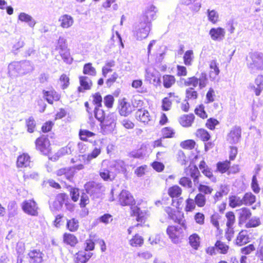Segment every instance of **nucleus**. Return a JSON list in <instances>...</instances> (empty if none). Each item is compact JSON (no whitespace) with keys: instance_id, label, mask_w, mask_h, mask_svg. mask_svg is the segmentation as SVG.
I'll return each mask as SVG.
<instances>
[{"instance_id":"1","label":"nucleus","mask_w":263,"mask_h":263,"mask_svg":"<svg viewBox=\"0 0 263 263\" xmlns=\"http://www.w3.org/2000/svg\"><path fill=\"white\" fill-rule=\"evenodd\" d=\"M246 64L251 71L263 70V53L258 51L250 52L246 58Z\"/></svg>"},{"instance_id":"2","label":"nucleus","mask_w":263,"mask_h":263,"mask_svg":"<svg viewBox=\"0 0 263 263\" xmlns=\"http://www.w3.org/2000/svg\"><path fill=\"white\" fill-rule=\"evenodd\" d=\"M55 50L59 53L64 62L70 64L73 62V58L70 55V49L68 47V44L66 39L63 36H60L57 41Z\"/></svg>"},{"instance_id":"3","label":"nucleus","mask_w":263,"mask_h":263,"mask_svg":"<svg viewBox=\"0 0 263 263\" xmlns=\"http://www.w3.org/2000/svg\"><path fill=\"white\" fill-rule=\"evenodd\" d=\"M31 70V65L28 61L11 62L8 66V72L12 76L24 75Z\"/></svg>"},{"instance_id":"4","label":"nucleus","mask_w":263,"mask_h":263,"mask_svg":"<svg viewBox=\"0 0 263 263\" xmlns=\"http://www.w3.org/2000/svg\"><path fill=\"white\" fill-rule=\"evenodd\" d=\"M184 85L189 87L193 86V88L198 86L200 89L205 87L208 84V78L205 72H202L199 78L195 76L187 78L184 81Z\"/></svg>"},{"instance_id":"5","label":"nucleus","mask_w":263,"mask_h":263,"mask_svg":"<svg viewBox=\"0 0 263 263\" xmlns=\"http://www.w3.org/2000/svg\"><path fill=\"white\" fill-rule=\"evenodd\" d=\"M136 106L132 101L125 98L118 100L117 109L119 115L123 117H127L135 110Z\"/></svg>"},{"instance_id":"6","label":"nucleus","mask_w":263,"mask_h":263,"mask_svg":"<svg viewBox=\"0 0 263 263\" xmlns=\"http://www.w3.org/2000/svg\"><path fill=\"white\" fill-rule=\"evenodd\" d=\"M119 204L122 206H129L130 211L132 208L136 207V201L134 196L128 191L122 190L118 196Z\"/></svg>"},{"instance_id":"7","label":"nucleus","mask_w":263,"mask_h":263,"mask_svg":"<svg viewBox=\"0 0 263 263\" xmlns=\"http://www.w3.org/2000/svg\"><path fill=\"white\" fill-rule=\"evenodd\" d=\"M21 208L28 215L34 217L39 215L40 208L37 202L33 198L23 201L21 204Z\"/></svg>"},{"instance_id":"8","label":"nucleus","mask_w":263,"mask_h":263,"mask_svg":"<svg viewBox=\"0 0 263 263\" xmlns=\"http://www.w3.org/2000/svg\"><path fill=\"white\" fill-rule=\"evenodd\" d=\"M151 23L139 18L135 31V34L138 40H141L146 38L151 29Z\"/></svg>"},{"instance_id":"9","label":"nucleus","mask_w":263,"mask_h":263,"mask_svg":"<svg viewBox=\"0 0 263 263\" xmlns=\"http://www.w3.org/2000/svg\"><path fill=\"white\" fill-rule=\"evenodd\" d=\"M34 143L36 149L42 154L48 155L51 153V144L47 136L41 135Z\"/></svg>"},{"instance_id":"10","label":"nucleus","mask_w":263,"mask_h":263,"mask_svg":"<svg viewBox=\"0 0 263 263\" xmlns=\"http://www.w3.org/2000/svg\"><path fill=\"white\" fill-rule=\"evenodd\" d=\"M166 212L170 219H172L174 222L180 224L184 229H186V220L184 219V214L182 212L168 208Z\"/></svg>"},{"instance_id":"11","label":"nucleus","mask_w":263,"mask_h":263,"mask_svg":"<svg viewBox=\"0 0 263 263\" xmlns=\"http://www.w3.org/2000/svg\"><path fill=\"white\" fill-rule=\"evenodd\" d=\"M42 94L44 99L50 105H53L54 102L61 100V93L52 87L48 90H43Z\"/></svg>"},{"instance_id":"12","label":"nucleus","mask_w":263,"mask_h":263,"mask_svg":"<svg viewBox=\"0 0 263 263\" xmlns=\"http://www.w3.org/2000/svg\"><path fill=\"white\" fill-rule=\"evenodd\" d=\"M131 216H135L136 220L138 223L135 225V227H143L145 226V223L146 222L147 216L148 215V212L146 211H142L140 208L138 206L136 207L132 208V211H130Z\"/></svg>"},{"instance_id":"13","label":"nucleus","mask_w":263,"mask_h":263,"mask_svg":"<svg viewBox=\"0 0 263 263\" xmlns=\"http://www.w3.org/2000/svg\"><path fill=\"white\" fill-rule=\"evenodd\" d=\"M44 253L37 249L30 250L26 255V259L28 263H44Z\"/></svg>"},{"instance_id":"14","label":"nucleus","mask_w":263,"mask_h":263,"mask_svg":"<svg viewBox=\"0 0 263 263\" xmlns=\"http://www.w3.org/2000/svg\"><path fill=\"white\" fill-rule=\"evenodd\" d=\"M86 193L90 195H98L104 191V186L101 183H97L94 181H89L84 184Z\"/></svg>"},{"instance_id":"15","label":"nucleus","mask_w":263,"mask_h":263,"mask_svg":"<svg viewBox=\"0 0 263 263\" xmlns=\"http://www.w3.org/2000/svg\"><path fill=\"white\" fill-rule=\"evenodd\" d=\"M166 231L169 238L175 243L179 242L183 235V230L181 226H168Z\"/></svg>"},{"instance_id":"16","label":"nucleus","mask_w":263,"mask_h":263,"mask_svg":"<svg viewBox=\"0 0 263 263\" xmlns=\"http://www.w3.org/2000/svg\"><path fill=\"white\" fill-rule=\"evenodd\" d=\"M135 118L138 121L144 125H147L152 121V116L148 110L144 108L137 109L135 113Z\"/></svg>"},{"instance_id":"17","label":"nucleus","mask_w":263,"mask_h":263,"mask_svg":"<svg viewBox=\"0 0 263 263\" xmlns=\"http://www.w3.org/2000/svg\"><path fill=\"white\" fill-rule=\"evenodd\" d=\"M101 127L104 130H112L116 125V117L114 114H108L104 119L100 122Z\"/></svg>"},{"instance_id":"18","label":"nucleus","mask_w":263,"mask_h":263,"mask_svg":"<svg viewBox=\"0 0 263 263\" xmlns=\"http://www.w3.org/2000/svg\"><path fill=\"white\" fill-rule=\"evenodd\" d=\"M157 12V8L154 5H150L145 8L139 18L152 23V21L155 19Z\"/></svg>"},{"instance_id":"19","label":"nucleus","mask_w":263,"mask_h":263,"mask_svg":"<svg viewBox=\"0 0 263 263\" xmlns=\"http://www.w3.org/2000/svg\"><path fill=\"white\" fill-rule=\"evenodd\" d=\"M178 96L175 92H170L167 96L162 100L161 109L163 111L170 110L172 106V102L175 99H178Z\"/></svg>"},{"instance_id":"20","label":"nucleus","mask_w":263,"mask_h":263,"mask_svg":"<svg viewBox=\"0 0 263 263\" xmlns=\"http://www.w3.org/2000/svg\"><path fill=\"white\" fill-rule=\"evenodd\" d=\"M241 136V128L238 126H234L227 135V140L230 143H236L240 139Z\"/></svg>"},{"instance_id":"21","label":"nucleus","mask_w":263,"mask_h":263,"mask_svg":"<svg viewBox=\"0 0 263 263\" xmlns=\"http://www.w3.org/2000/svg\"><path fill=\"white\" fill-rule=\"evenodd\" d=\"M251 240L248 232L246 229L241 230L237 235L235 239V244L237 246L241 247L248 243Z\"/></svg>"},{"instance_id":"22","label":"nucleus","mask_w":263,"mask_h":263,"mask_svg":"<svg viewBox=\"0 0 263 263\" xmlns=\"http://www.w3.org/2000/svg\"><path fill=\"white\" fill-rule=\"evenodd\" d=\"M69 200L68 196L65 193H61L57 194L55 201L50 205V208L54 210H58L65 203L67 205V202Z\"/></svg>"},{"instance_id":"23","label":"nucleus","mask_w":263,"mask_h":263,"mask_svg":"<svg viewBox=\"0 0 263 263\" xmlns=\"http://www.w3.org/2000/svg\"><path fill=\"white\" fill-rule=\"evenodd\" d=\"M57 176H64L67 180L72 181L74 178V168L71 166L59 168L55 172Z\"/></svg>"},{"instance_id":"24","label":"nucleus","mask_w":263,"mask_h":263,"mask_svg":"<svg viewBox=\"0 0 263 263\" xmlns=\"http://www.w3.org/2000/svg\"><path fill=\"white\" fill-rule=\"evenodd\" d=\"M80 85L78 90L80 92H84L85 90H90L92 86V82L90 79L86 76H80L79 77Z\"/></svg>"},{"instance_id":"25","label":"nucleus","mask_w":263,"mask_h":263,"mask_svg":"<svg viewBox=\"0 0 263 263\" xmlns=\"http://www.w3.org/2000/svg\"><path fill=\"white\" fill-rule=\"evenodd\" d=\"M238 220L239 226H241L249 219L252 213L251 211L248 208L242 207L238 210Z\"/></svg>"},{"instance_id":"26","label":"nucleus","mask_w":263,"mask_h":263,"mask_svg":"<svg viewBox=\"0 0 263 263\" xmlns=\"http://www.w3.org/2000/svg\"><path fill=\"white\" fill-rule=\"evenodd\" d=\"M209 34L212 40L220 41L225 37V29L220 27L212 28L210 30Z\"/></svg>"},{"instance_id":"27","label":"nucleus","mask_w":263,"mask_h":263,"mask_svg":"<svg viewBox=\"0 0 263 263\" xmlns=\"http://www.w3.org/2000/svg\"><path fill=\"white\" fill-rule=\"evenodd\" d=\"M230 192V189L228 185L221 184L219 189L216 191L213 196V199L214 203L221 200L224 196H227Z\"/></svg>"},{"instance_id":"28","label":"nucleus","mask_w":263,"mask_h":263,"mask_svg":"<svg viewBox=\"0 0 263 263\" xmlns=\"http://www.w3.org/2000/svg\"><path fill=\"white\" fill-rule=\"evenodd\" d=\"M31 163L30 157L27 153H22L18 156L16 165L18 168H27Z\"/></svg>"},{"instance_id":"29","label":"nucleus","mask_w":263,"mask_h":263,"mask_svg":"<svg viewBox=\"0 0 263 263\" xmlns=\"http://www.w3.org/2000/svg\"><path fill=\"white\" fill-rule=\"evenodd\" d=\"M92 255V253L87 252L83 250L79 251L74 256V263H86Z\"/></svg>"},{"instance_id":"30","label":"nucleus","mask_w":263,"mask_h":263,"mask_svg":"<svg viewBox=\"0 0 263 263\" xmlns=\"http://www.w3.org/2000/svg\"><path fill=\"white\" fill-rule=\"evenodd\" d=\"M60 26L63 29H67L71 27L74 23L73 17L68 14H65L62 15L58 20Z\"/></svg>"},{"instance_id":"31","label":"nucleus","mask_w":263,"mask_h":263,"mask_svg":"<svg viewBox=\"0 0 263 263\" xmlns=\"http://www.w3.org/2000/svg\"><path fill=\"white\" fill-rule=\"evenodd\" d=\"M63 242L66 245L74 247L79 243V240L74 234L65 232L63 235Z\"/></svg>"},{"instance_id":"32","label":"nucleus","mask_w":263,"mask_h":263,"mask_svg":"<svg viewBox=\"0 0 263 263\" xmlns=\"http://www.w3.org/2000/svg\"><path fill=\"white\" fill-rule=\"evenodd\" d=\"M185 172L186 175H190L193 179L194 182H199V177L200 176V172L196 166L194 164H190L185 169Z\"/></svg>"},{"instance_id":"33","label":"nucleus","mask_w":263,"mask_h":263,"mask_svg":"<svg viewBox=\"0 0 263 263\" xmlns=\"http://www.w3.org/2000/svg\"><path fill=\"white\" fill-rule=\"evenodd\" d=\"M195 116L193 114L183 115L178 120L180 124L184 127H190L195 120Z\"/></svg>"},{"instance_id":"34","label":"nucleus","mask_w":263,"mask_h":263,"mask_svg":"<svg viewBox=\"0 0 263 263\" xmlns=\"http://www.w3.org/2000/svg\"><path fill=\"white\" fill-rule=\"evenodd\" d=\"M209 67L210 70L209 76L211 80H214L218 77L220 73V70L218 67V63L216 60H212L210 62Z\"/></svg>"},{"instance_id":"35","label":"nucleus","mask_w":263,"mask_h":263,"mask_svg":"<svg viewBox=\"0 0 263 263\" xmlns=\"http://www.w3.org/2000/svg\"><path fill=\"white\" fill-rule=\"evenodd\" d=\"M162 85L166 88L168 89L172 87L176 82V79L174 75L165 74L162 76Z\"/></svg>"},{"instance_id":"36","label":"nucleus","mask_w":263,"mask_h":263,"mask_svg":"<svg viewBox=\"0 0 263 263\" xmlns=\"http://www.w3.org/2000/svg\"><path fill=\"white\" fill-rule=\"evenodd\" d=\"M215 247L219 254L223 255L228 254L230 248L229 244L220 239L216 241L215 242Z\"/></svg>"},{"instance_id":"37","label":"nucleus","mask_w":263,"mask_h":263,"mask_svg":"<svg viewBox=\"0 0 263 263\" xmlns=\"http://www.w3.org/2000/svg\"><path fill=\"white\" fill-rule=\"evenodd\" d=\"M195 135L196 138L203 142H208L211 138V134L206 129L203 128L197 129L195 133Z\"/></svg>"},{"instance_id":"38","label":"nucleus","mask_w":263,"mask_h":263,"mask_svg":"<svg viewBox=\"0 0 263 263\" xmlns=\"http://www.w3.org/2000/svg\"><path fill=\"white\" fill-rule=\"evenodd\" d=\"M189 243L193 249L197 250L201 243V239L199 235L195 233L191 234L189 237Z\"/></svg>"},{"instance_id":"39","label":"nucleus","mask_w":263,"mask_h":263,"mask_svg":"<svg viewBox=\"0 0 263 263\" xmlns=\"http://www.w3.org/2000/svg\"><path fill=\"white\" fill-rule=\"evenodd\" d=\"M168 196L172 199L179 198L182 194V189L178 185H173L167 190Z\"/></svg>"},{"instance_id":"40","label":"nucleus","mask_w":263,"mask_h":263,"mask_svg":"<svg viewBox=\"0 0 263 263\" xmlns=\"http://www.w3.org/2000/svg\"><path fill=\"white\" fill-rule=\"evenodd\" d=\"M256 200V196L251 192H249L246 193L242 198V205L246 206H250L255 203Z\"/></svg>"},{"instance_id":"41","label":"nucleus","mask_w":263,"mask_h":263,"mask_svg":"<svg viewBox=\"0 0 263 263\" xmlns=\"http://www.w3.org/2000/svg\"><path fill=\"white\" fill-rule=\"evenodd\" d=\"M229 205L230 208L234 209L237 207L241 206L242 205V198L235 195L229 196Z\"/></svg>"},{"instance_id":"42","label":"nucleus","mask_w":263,"mask_h":263,"mask_svg":"<svg viewBox=\"0 0 263 263\" xmlns=\"http://www.w3.org/2000/svg\"><path fill=\"white\" fill-rule=\"evenodd\" d=\"M180 146L182 149L189 151H192L198 146L196 141L193 139L182 141L180 142Z\"/></svg>"},{"instance_id":"43","label":"nucleus","mask_w":263,"mask_h":263,"mask_svg":"<svg viewBox=\"0 0 263 263\" xmlns=\"http://www.w3.org/2000/svg\"><path fill=\"white\" fill-rule=\"evenodd\" d=\"M115 66V62L114 60L107 61L102 68V74L104 77H107L109 73L112 72L114 67Z\"/></svg>"},{"instance_id":"44","label":"nucleus","mask_w":263,"mask_h":263,"mask_svg":"<svg viewBox=\"0 0 263 263\" xmlns=\"http://www.w3.org/2000/svg\"><path fill=\"white\" fill-rule=\"evenodd\" d=\"M230 165L231 161L229 160L219 161L216 164L217 171L220 172L221 174H224L229 170Z\"/></svg>"},{"instance_id":"45","label":"nucleus","mask_w":263,"mask_h":263,"mask_svg":"<svg viewBox=\"0 0 263 263\" xmlns=\"http://www.w3.org/2000/svg\"><path fill=\"white\" fill-rule=\"evenodd\" d=\"M195 115L202 120L208 118V115L205 110L204 105L203 104H200L196 106L194 109Z\"/></svg>"},{"instance_id":"46","label":"nucleus","mask_w":263,"mask_h":263,"mask_svg":"<svg viewBox=\"0 0 263 263\" xmlns=\"http://www.w3.org/2000/svg\"><path fill=\"white\" fill-rule=\"evenodd\" d=\"M144 238L138 234L134 235L129 240V245L133 247H141L144 243Z\"/></svg>"},{"instance_id":"47","label":"nucleus","mask_w":263,"mask_h":263,"mask_svg":"<svg viewBox=\"0 0 263 263\" xmlns=\"http://www.w3.org/2000/svg\"><path fill=\"white\" fill-rule=\"evenodd\" d=\"M185 99L187 100H195L198 99V91L193 87H189L185 91Z\"/></svg>"},{"instance_id":"48","label":"nucleus","mask_w":263,"mask_h":263,"mask_svg":"<svg viewBox=\"0 0 263 263\" xmlns=\"http://www.w3.org/2000/svg\"><path fill=\"white\" fill-rule=\"evenodd\" d=\"M255 81L257 87H255L253 86L252 87V88L253 89L255 95L258 96L260 94V92L263 89V75H258Z\"/></svg>"},{"instance_id":"49","label":"nucleus","mask_w":263,"mask_h":263,"mask_svg":"<svg viewBox=\"0 0 263 263\" xmlns=\"http://www.w3.org/2000/svg\"><path fill=\"white\" fill-rule=\"evenodd\" d=\"M28 167V168L23 171V178L24 181H26L29 179H33L38 176L37 173L33 168L30 166Z\"/></svg>"},{"instance_id":"50","label":"nucleus","mask_w":263,"mask_h":263,"mask_svg":"<svg viewBox=\"0 0 263 263\" xmlns=\"http://www.w3.org/2000/svg\"><path fill=\"white\" fill-rule=\"evenodd\" d=\"M83 73L85 75L95 76L97 74L96 68L92 66L91 63H86L83 68Z\"/></svg>"},{"instance_id":"51","label":"nucleus","mask_w":263,"mask_h":263,"mask_svg":"<svg viewBox=\"0 0 263 263\" xmlns=\"http://www.w3.org/2000/svg\"><path fill=\"white\" fill-rule=\"evenodd\" d=\"M197 189L199 193L203 194L205 196V195H211L213 191L212 186L202 183H198Z\"/></svg>"},{"instance_id":"52","label":"nucleus","mask_w":263,"mask_h":263,"mask_svg":"<svg viewBox=\"0 0 263 263\" xmlns=\"http://www.w3.org/2000/svg\"><path fill=\"white\" fill-rule=\"evenodd\" d=\"M95 136V134L87 129H81L79 132V137L81 140L88 141V138Z\"/></svg>"},{"instance_id":"53","label":"nucleus","mask_w":263,"mask_h":263,"mask_svg":"<svg viewBox=\"0 0 263 263\" xmlns=\"http://www.w3.org/2000/svg\"><path fill=\"white\" fill-rule=\"evenodd\" d=\"M79 227V222L77 219L75 218H72L67 220L66 223V228L70 232H76L78 230Z\"/></svg>"},{"instance_id":"54","label":"nucleus","mask_w":263,"mask_h":263,"mask_svg":"<svg viewBox=\"0 0 263 263\" xmlns=\"http://www.w3.org/2000/svg\"><path fill=\"white\" fill-rule=\"evenodd\" d=\"M245 223V227L247 229L254 228L259 226L261 222L259 217H254L248 219Z\"/></svg>"},{"instance_id":"55","label":"nucleus","mask_w":263,"mask_h":263,"mask_svg":"<svg viewBox=\"0 0 263 263\" xmlns=\"http://www.w3.org/2000/svg\"><path fill=\"white\" fill-rule=\"evenodd\" d=\"M225 217L226 218V226H234L236 223V216L234 212L232 211H229L226 213Z\"/></svg>"},{"instance_id":"56","label":"nucleus","mask_w":263,"mask_h":263,"mask_svg":"<svg viewBox=\"0 0 263 263\" xmlns=\"http://www.w3.org/2000/svg\"><path fill=\"white\" fill-rule=\"evenodd\" d=\"M18 19L22 22L27 23L31 27H34L35 24V22L33 20L32 17L30 15L24 12L21 13L19 14Z\"/></svg>"},{"instance_id":"57","label":"nucleus","mask_w":263,"mask_h":263,"mask_svg":"<svg viewBox=\"0 0 263 263\" xmlns=\"http://www.w3.org/2000/svg\"><path fill=\"white\" fill-rule=\"evenodd\" d=\"M195 202L196 205L199 208L204 206L206 203V197L204 195L198 193L196 194L194 198Z\"/></svg>"},{"instance_id":"58","label":"nucleus","mask_w":263,"mask_h":263,"mask_svg":"<svg viewBox=\"0 0 263 263\" xmlns=\"http://www.w3.org/2000/svg\"><path fill=\"white\" fill-rule=\"evenodd\" d=\"M161 132L163 138H172L175 134V130L170 126L162 128Z\"/></svg>"},{"instance_id":"59","label":"nucleus","mask_w":263,"mask_h":263,"mask_svg":"<svg viewBox=\"0 0 263 263\" xmlns=\"http://www.w3.org/2000/svg\"><path fill=\"white\" fill-rule=\"evenodd\" d=\"M196 207V202L194 199L191 198H187L185 200V205L184 207V211L185 212H191L195 210Z\"/></svg>"},{"instance_id":"60","label":"nucleus","mask_w":263,"mask_h":263,"mask_svg":"<svg viewBox=\"0 0 263 263\" xmlns=\"http://www.w3.org/2000/svg\"><path fill=\"white\" fill-rule=\"evenodd\" d=\"M193 50H189L185 51L183 55V62L186 66H191L194 59Z\"/></svg>"},{"instance_id":"61","label":"nucleus","mask_w":263,"mask_h":263,"mask_svg":"<svg viewBox=\"0 0 263 263\" xmlns=\"http://www.w3.org/2000/svg\"><path fill=\"white\" fill-rule=\"evenodd\" d=\"M219 218L220 216L218 214H213L210 216V222L221 234L222 230L220 229Z\"/></svg>"},{"instance_id":"62","label":"nucleus","mask_w":263,"mask_h":263,"mask_svg":"<svg viewBox=\"0 0 263 263\" xmlns=\"http://www.w3.org/2000/svg\"><path fill=\"white\" fill-rule=\"evenodd\" d=\"M60 86L62 89H67L70 85V79L66 74H62L60 76L59 80Z\"/></svg>"},{"instance_id":"63","label":"nucleus","mask_w":263,"mask_h":263,"mask_svg":"<svg viewBox=\"0 0 263 263\" xmlns=\"http://www.w3.org/2000/svg\"><path fill=\"white\" fill-rule=\"evenodd\" d=\"M110 42L111 45L123 47V44L122 42L121 37L117 32H116L115 34H113L112 35L110 40Z\"/></svg>"},{"instance_id":"64","label":"nucleus","mask_w":263,"mask_h":263,"mask_svg":"<svg viewBox=\"0 0 263 263\" xmlns=\"http://www.w3.org/2000/svg\"><path fill=\"white\" fill-rule=\"evenodd\" d=\"M219 124V122L217 119L214 118H210L206 120L205 126L211 130H214Z\"/></svg>"}]
</instances>
